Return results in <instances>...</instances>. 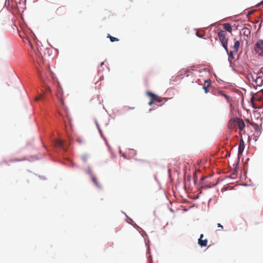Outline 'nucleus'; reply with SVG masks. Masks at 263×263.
Segmentation results:
<instances>
[{
  "mask_svg": "<svg viewBox=\"0 0 263 263\" xmlns=\"http://www.w3.org/2000/svg\"><path fill=\"white\" fill-rule=\"evenodd\" d=\"M88 159V156L87 155H83L81 156V159L84 162H86Z\"/></svg>",
  "mask_w": 263,
  "mask_h": 263,
  "instance_id": "17",
  "label": "nucleus"
},
{
  "mask_svg": "<svg viewBox=\"0 0 263 263\" xmlns=\"http://www.w3.org/2000/svg\"><path fill=\"white\" fill-rule=\"evenodd\" d=\"M106 144L108 145V147L110 148V146L108 145V144L107 142H106Z\"/></svg>",
  "mask_w": 263,
  "mask_h": 263,
  "instance_id": "30",
  "label": "nucleus"
},
{
  "mask_svg": "<svg viewBox=\"0 0 263 263\" xmlns=\"http://www.w3.org/2000/svg\"><path fill=\"white\" fill-rule=\"evenodd\" d=\"M210 85H204L202 87V88L204 90V92L205 93L209 92V87H210Z\"/></svg>",
  "mask_w": 263,
  "mask_h": 263,
  "instance_id": "18",
  "label": "nucleus"
},
{
  "mask_svg": "<svg viewBox=\"0 0 263 263\" xmlns=\"http://www.w3.org/2000/svg\"><path fill=\"white\" fill-rule=\"evenodd\" d=\"M47 89H48V90L49 91L51 92V90L50 88L48 87V88H47Z\"/></svg>",
  "mask_w": 263,
  "mask_h": 263,
  "instance_id": "29",
  "label": "nucleus"
},
{
  "mask_svg": "<svg viewBox=\"0 0 263 263\" xmlns=\"http://www.w3.org/2000/svg\"><path fill=\"white\" fill-rule=\"evenodd\" d=\"M226 32L224 31L221 30L218 32V36L223 47L228 51V39L226 38Z\"/></svg>",
  "mask_w": 263,
  "mask_h": 263,
  "instance_id": "1",
  "label": "nucleus"
},
{
  "mask_svg": "<svg viewBox=\"0 0 263 263\" xmlns=\"http://www.w3.org/2000/svg\"><path fill=\"white\" fill-rule=\"evenodd\" d=\"M155 103L154 101L153 100L152 98H151V100L148 103V105L149 106H152Z\"/></svg>",
  "mask_w": 263,
  "mask_h": 263,
  "instance_id": "20",
  "label": "nucleus"
},
{
  "mask_svg": "<svg viewBox=\"0 0 263 263\" xmlns=\"http://www.w3.org/2000/svg\"><path fill=\"white\" fill-rule=\"evenodd\" d=\"M254 50L259 55H263V40H259L254 45Z\"/></svg>",
  "mask_w": 263,
  "mask_h": 263,
  "instance_id": "2",
  "label": "nucleus"
},
{
  "mask_svg": "<svg viewBox=\"0 0 263 263\" xmlns=\"http://www.w3.org/2000/svg\"><path fill=\"white\" fill-rule=\"evenodd\" d=\"M261 95H259L257 94L256 96H254L251 98V101L253 103V101L254 99L257 100L259 101H261L263 100V89H261L260 91Z\"/></svg>",
  "mask_w": 263,
  "mask_h": 263,
  "instance_id": "11",
  "label": "nucleus"
},
{
  "mask_svg": "<svg viewBox=\"0 0 263 263\" xmlns=\"http://www.w3.org/2000/svg\"><path fill=\"white\" fill-rule=\"evenodd\" d=\"M205 84H207V85H211V80H204Z\"/></svg>",
  "mask_w": 263,
  "mask_h": 263,
  "instance_id": "21",
  "label": "nucleus"
},
{
  "mask_svg": "<svg viewBox=\"0 0 263 263\" xmlns=\"http://www.w3.org/2000/svg\"><path fill=\"white\" fill-rule=\"evenodd\" d=\"M220 95L223 96L227 100H229V97L225 93L223 92V91H220L218 92Z\"/></svg>",
  "mask_w": 263,
  "mask_h": 263,
  "instance_id": "19",
  "label": "nucleus"
},
{
  "mask_svg": "<svg viewBox=\"0 0 263 263\" xmlns=\"http://www.w3.org/2000/svg\"><path fill=\"white\" fill-rule=\"evenodd\" d=\"M223 28L230 33L232 31V27L229 23H225L223 24Z\"/></svg>",
  "mask_w": 263,
  "mask_h": 263,
  "instance_id": "14",
  "label": "nucleus"
},
{
  "mask_svg": "<svg viewBox=\"0 0 263 263\" xmlns=\"http://www.w3.org/2000/svg\"><path fill=\"white\" fill-rule=\"evenodd\" d=\"M196 35H197L198 36L200 37H201V36L199 35V33H198V32H196Z\"/></svg>",
  "mask_w": 263,
  "mask_h": 263,
  "instance_id": "28",
  "label": "nucleus"
},
{
  "mask_svg": "<svg viewBox=\"0 0 263 263\" xmlns=\"http://www.w3.org/2000/svg\"><path fill=\"white\" fill-rule=\"evenodd\" d=\"M263 76V67L261 68V71L257 73V79L261 78Z\"/></svg>",
  "mask_w": 263,
  "mask_h": 263,
  "instance_id": "16",
  "label": "nucleus"
},
{
  "mask_svg": "<svg viewBox=\"0 0 263 263\" xmlns=\"http://www.w3.org/2000/svg\"><path fill=\"white\" fill-rule=\"evenodd\" d=\"M87 173H89V174H91V173H92V171H91V169L88 168V171H87Z\"/></svg>",
  "mask_w": 263,
  "mask_h": 263,
  "instance_id": "25",
  "label": "nucleus"
},
{
  "mask_svg": "<svg viewBox=\"0 0 263 263\" xmlns=\"http://www.w3.org/2000/svg\"><path fill=\"white\" fill-rule=\"evenodd\" d=\"M237 123L239 129L242 131L245 127V124L243 121L239 118H237Z\"/></svg>",
  "mask_w": 263,
  "mask_h": 263,
  "instance_id": "7",
  "label": "nucleus"
},
{
  "mask_svg": "<svg viewBox=\"0 0 263 263\" xmlns=\"http://www.w3.org/2000/svg\"><path fill=\"white\" fill-rule=\"evenodd\" d=\"M55 145L57 147H61L64 151H66V148L63 145V143L62 141L58 140L55 142Z\"/></svg>",
  "mask_w": 263,
  "mask_h": 263,
  "instance_id": "12",
  "label": "nucleus"
},
{
  "mask_svg": "<svg viewBox=\"0 0 263 263\" xmlns=\"http://www.w3.org/2000/svg\"><path fill=\"white\" fill-rule=\"evenodd\" d=\"M237 126V118L231 119L229 121L228 126L230 128H235Z\"/></svg>",
  "mask_w": 263,
  "mask_h": 263,
  "instance_id": "8",
  "label": "nucleus"
},
{
  "mask_svg": "<svg viewBox=\"0 0 263 263\" xmlns=\"http://www.w3.org/2000/svg\"><path fill=\"white\" fill-rule=\"evenodd\" d=\"M98 129H99V132H100V134H101V136L102 137V131H101V130L100 129V128H99V127L98 126Z\"/></svg>",
  "mask_w": 263,
  "mask_h": 263,
  "instance_id": "24",
  "label": "nucleus"
},
{
  "mask_svg": "<svg viewBox=\"0 0 263 263\" xmlns=\"http://www.w3.org/2000/svg\"><path fill=\"white\" fill-rule=\"evenodd\" d=\"M146 95L150 98H152L155 102L161 103L163 101H165L166 102L170 99V98H160L151 92H147Z\"/></svg>",
  "mask_w": 263,
  "mask_h": 263,
  "instance_id": "3",
  "label": "nucleus"
},
{
  "mask_svg": "<svg viewBox=\"0 0 263 263\" xmlns=\"http://www.w3.org/2000/svg\"><path fill=\"white\" fill-rule=\"evenodd\" d=\"M130 109V107H128L127 109Z\"/></svg>",
  "mask_w": 263,
  "mask_h": 263,
  "instance_id": "31",
  "label": "nucleus"
},
{
  "mask_svg": "<svg viewBox=\"0 0 263 263\" xmlns=\"http://www.w3.org/2000/svg\"><path fill=\"white\" fill-rule=\"evenodd\" d=\"M263 4V1L259 4H258V5H257V6H260L261 5Z\"/></svg>",
  "mask_w": 263,
  "mask_h": 263,
  "instance_id": "27",
  "label": "nucleus"
},
{
  "mask_svg": "<svg viewBox=\"0 0 263 263\" xmlns=\"http://www.w3.org/2000/svg\"><path fill=\"white\" fill-rule=\"evenodd\" d=\"M203 234H201L200 236V238H199L198 239V244L201 247H206L207 246V243H208V240L206 239H203Z\"/></svg>",
  "mask_w": 263,
  "mask_h": 263,
  "instance_id": "6",
  "label": "nucleus"
},
{
  "mask_svg": "<svg viewBox=\"0 0 263 263\" xmlns=\"http://www.w3.org/2000/svg\"><path fill=\"white\" fill-rule=\"evenodd\" d=\"M62 10V7H59L58 8H57V11H60V10Z\"/></svg>",
  "mask_w": 263,
  "mask_h": 263,
  "instance_id": "26",
  "label": "nucleus"
},
{
  "mask_svg": "<svg viewBox=\"0 0 263 263\" xmlns=\"http://www.w3.org/2000/svg\"><path fill=\"white\" fill-rule=\"evenodd\" d=\"M217 227H218V228H221V230H222V229H223V226H222L221 224H220V223H218V224H217Z\"/></svg>",
  "mask_w": 263,
  "mask_h": 263,
  "instance_id": "23",
  "label": "nucleus"
},
{
  "mask_svg": "<svg viewBox=\"0 0 263 263\" xmlns=\"http://www.w3.org/2000/svg\"><path fill=\"white\" fill-rule=\"evenodd\" d=\"M234 45H233L232 49L233 50L230 52V55L232 57L233 53H237L240 46V43L239 41H236L235 39Z\"/></svg>",
  "mask_w": 263,
  "mask_h": 263,
  "instance_id": "5",
  "label": "nucleus"
},
{
  "mask_svg": "<svg viewBox=\"0 0 263 263\" xmlns=\"http://www.w3.org/2000/svg\"><path fill=\"white\" fill-rule=\"evenodd\" d=\"M36 62L38 64L39 66H37V71L38 73V75L40 78L43 81L46 80V77L44 76V73L41 70V63L40 62V58L39 57L38 59L36 60Z\"/></svg>",
  "mask_w": 263,
  "mask_h": 263,
  "instance_id": "4",
  "label": "nucleus"
},
{
  "mask_svg": "<svg viewBox=\"0 0 263 263\" xmlns=\"http://www.w3.org/2000/svg\"><path fill=\"white\" fill-rule=\"evenodd\" d=\"M43 97V95H40L39 97H37L35 98V100L37 101V100H39L40 99H41Z\"/></svg>",
  "mask_w": 263,
  "mask_h": 263,
  "instance_id": "22",
  "label": "nucleus"
},
{
  "mask_svg": "<svg viewBox=\"0 0 263 263\" xmlns=\"http://www.w3.org/2000/svg\"><path fill=\"white\" fill-rule=\"evenodd\" d=\"M63 92L60 90L58 91V92H57V93L56 95L58 99L59 100V101L61 102L62 105L63 106H64L65 103H64V98L63 97Z\"/></svg>",
  "mask_w": 263,
  "mask_h": 263,
  "instance_id": "9",
  "label": "nucleus"
},
{
  "mask_svg": "<svg viewBox=\"0 0 263 263\" xmlns=\"http://www.w3.org/2000/svg\"><path fill=\"white\" fill-rule=\"evenodd\" d=\"M91 179L93 183L96 185L97 187L99 189H101L102 187L101 185L100 184V183L98 182L97 179L96 177L94 176H91Z\"/></svg>",
  "mask_w": 263,
  "mask_h": 263,
  "instance_id": "13",
  "label": "nucleus"
},
{
  "mask_svg": "<svg viewBox=\"0 0 263 263\" xmlns=\"http://www.w3.org/2000/svg\"><path fill=\"white\" fill-rule=\"evenodd\" d=\"M107 37L109 38L111 42H114L119 41L118 39L111 36L109 34H107Z\"/></svg>",
  "mask_w": 263,
  "mask_h": 263,
  "instance_id": "15",
  "label": "nucleus"
},
{
  "mask_svg": "<svg viewBox=\"0 0 263 263\" xmlns=\"http://www.w3.org/2000/svg\"><path fill=\"white\" fill-rule=\"evenodd\" d=\"M245 148V143L242 138H241L238 147V154H241L242 153Z\"/></svg>",
  "mask_w": 263,
  "mask_h": 263,
  "instance_id": "10",
  "label": "nucleus"
}]
</instances>
